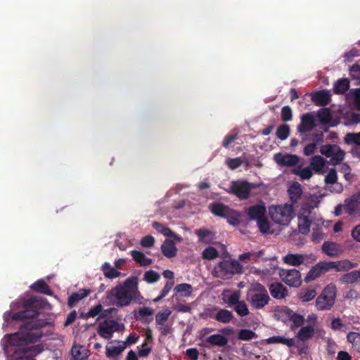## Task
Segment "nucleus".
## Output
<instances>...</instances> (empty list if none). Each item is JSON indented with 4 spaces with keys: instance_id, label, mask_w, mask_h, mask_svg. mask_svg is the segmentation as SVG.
<instances>
[{
    "instance_id": "f257e3e1",
    "label": "nucleus",
    "mask_w": 360,
    "mask_h": 360,
    "mask_svg": "<svg viewBox=\"0 0 360 360\" xmlns=\"http://www.w3.org/2000/svg\"><path fill=\"white\" fill-rule=\"evenodd\" d=\"M47 322L43 319H37L35 321H30L20 326V330L8 335V342L12 354L8 360H33V357L41 353V349L39 345L24 346L27 343L37 342L42 337V333L39 330L45 326Z\"/></svg>"
},
{
    "instance_id": "f03ea898",
    "label": "nucleus",
    "mask_w": 360,
    "mask_h": 360,
    "mask_svg": "<svg viewBox=\"0 0 360 360\" xmlns=\"http://www.w3.org/2000/svg\"><path fill=\"white\" fill-rule=\"evenodd\" d=\"M143 297L139 290V278L131 275L106 292V300L119 308L139 302Z\"/></svg>"
},
{
    "instance_id": "7ed1b4c3",
    "label": "nucleus",
    "mask_w": 360,
    "mask_h": 360,
    "mask_svg": "<svg viewBox=\"0 0 360 360\" xmlns=\"http://www.w3.org/2000/svg\"><path fill=\"white\" fill-rule=\"evenodd\" d=\"M46 304V300L40 297L34 296L30 297L23 301L22 309L21 311L15 313L11 311H6L4 314V321L8 323L13 321H23L30 320V321H35L36 320L33 319L39 315V311L44 308ZM24 324L25 323L22 325Z\"/></svg>"
},
{
    "instance_id": "20e7f679",
    "label": "nucleus",
    "mask_w": 360,
    "mask_h": 360,
    "mask_svg": "<svg viewBox=\"0 0 360 360\" xmlns=\"http://www.w3.org/2000/svg\"><path fill=\"white\" fill-rule=\"evenodd\" d=\"M246 300L253 309H262L269 304L271 298L265 286L257 282L248 288Z\"/></svg>"
},
{
    "instance_id": "39448f33",
    "label": "nucleus",
    "mask_w": 360,
    "mask_h": 360,
    "mask_svg": "<svg viewBox=\"0 0 360 360\" xmlns=\"http://www.w3.org/2000/svg\"><path fill=\"white\" fill-rule=\"evenodd\" d=\"M268 212L271 220L278 225H288L295 216L293 205L287 203L271 205Z\"/></svg>"
},
{
    "instance_id": "423d86ee",
    "label": "nucleus",
    "mask_w": 360,
    "mask_h": 360,
    "mask_svg": "<svg viewBox=\"0 0 360 360\" xmlns=\"http://www.w3.org/2000/svg\"><path fill=\"white\" fill-rule=\"evenodd\" d=\"M242 265L236 260L224 259L214 267L212 274L214 277L221 279H230L235 274H241Z\"/></svg>"
},
{
    "instance_id": "0eeeda50",
    "label": "nucleus",
    "mask_w": 360,
    "mask_h": 360,
    "mask_svg": "<svg viewBox=\"0 0 360 360\" xmlns=\"http://www.w3.org/2000/svg\"><path fill=\"white\" fill-rule=\"evenodd\" d=\"M336 296V286L332 283L327 285L316 300V307L317 310H330L335 304Z\"/></svg>"
},
{
    "instance_id": "6e6552de",
    "label": "nucleus",
    "mask_w": 360,
    "mask_h": 360,
    "mask_svg": "<svg viewBox=\"0 0 360 360\" xmlns=\"http://www.w3.org/2000/svg\"><path fill=\"white\" fill-rule=\"evenodd\" d=\"M245 211L249 221H256L257 225H270L267 218L266 207L264 202L246 207Z\"/></svg>"
},
{
    "instance_id": "1a4fd4ad",
    "label": "nucleus",
    "mask_w": 360,
    "mask_h": 360,
    "mask_svg": "<svg viewBox=\"0 0 360 360\" xmlns=\"http://www.w3.org/2000/svg\"><path fill=\"white\" fill-rule=\"evenodd\" d=\"M320 153L326 158H330L333 165L340 164L345 158V151L336 144H325L320 147Z\"/></svg>"
},
{
    "instance_id": "9d476101",
    "label": "nucleus",
    "mask_w": 360,
    "mask_h": 360,
    "mask_svg": "<svg viewBox=\"0 0 360 360\" xmlns=\"http://www.w3.org/2000/svg\"><path fill=\"white\" fill-rule=\"evenodd\" d=\"M253 186L247 181H233L229 188V193L236 195L240 200H247L250 195Z\"/></svg>"
},
{
    "instance_id": "9b49d317",
    "label": "nucleus",
    "mask_w": 360,
    "mask_h": 360,
    "mask_svg": "<svg viewBox=\"0 0 360 360\" xmlns=\"http://www.w3.org/2000/svg\"><path fill=\"white\" fill-rule=\"evenodd\" d=\"M279 276L289 286L297 288L301 285V274L297 269H280Z\"/></svg>"
},
{
    "instance_id": "f8f14e48",
    "label": "nucleus",
    "mask_w": 360,
    "mask_h": 360,
    "mask_svg": "<svg viewBox=\"0 0 360 360\" xmlns=\"http://www.w3.org/2000/svg\"><path fill=\"white\" fill-rule=\"evenodd\" d=\"M121 326L115 320H105L98 325V335L107 340L112 338L114 332L119 331Z\"/></svg>"
},
{
    "instance_id": "ddd939ff",
    "label": "nucleus",
    "mask_w": 360,
    "mask_h": 360,
    "mask_svg": "<svg viewBox=\"0 0 360 360\" xmlns=\"http://www.w3.org/2000/svg\"><path fill=\"white\" fill-rule=\"evenodd\" d=\"M330 269L329 262H320L314 266L304 278V281L309 283L321 276Z\"/></svg>"
},
{
    "instance_id": "4468645a",
    "label": "nucleus",
    "mask_w": 360,
    "mask_h": 360,
    "mask_svg": "<svg viewBox=\"0 0 360 360\" xmlns=\"http://www.w3.org/2000/svg\"><path fill=\"white\" fill-rule=\"evenodd\" d=\"M310 96L312 103L316 106H326L331 101V94L326 89L313 91Z\"/></svg>"
},
{
    "instance_id": "2eb2a0df",
    "label": "nucleus",
    "mask_w": 360,
    "mask_h": 360,
    "mask_svg": "<svg viewBox=\"0 0 360 360\" xmlns=\"http://www.w3.org/2000/svg\"><path fill=\"white\" fill-rule=\"evenodd\" d=\"M282 311L292 322V325L290 326V329L292 330H294L295 328L302 326L303 324L304 323L305 319L304 316L301 314L294 312L289 307H284L282 309Z\"/></svg>"
},
{
    "instance_id": "dca6fc26",
    "label": "nucleus",
    "mask_w": 360,
    "mask_h": 360,
    "mask_svg": "<svg viewBox=\"0 0 360 360\" xmlns=\"http://www.w3.org/2000/svg\"><path fill=\"white\" fill-rule=\"evenodd\" d=\"M321 250L325 255L330 257H337L344 252L340 244L331 241H325L322 245Z\"/></svg>"
},
{
    "instance_id": "f3484780",
    "label": "nucleus",
    "mask_w": 360,
    "mask_h": 360,
    "mask_svg": "<svg viewBox=\"0 0 360 360\" xmlns=\"http://www.w3.org/2000/svg\"><path fill=\"white\" fill-rule=\"evenodd\" d=\"M274 160L281 166L292 167L299 162L300 158L297 155L278 153L274 155Z\"/></svg>"
},
{
    "instance_id": "a211bd4d",
    "label": "nucleus",
    "mask_w": 360,
    "mask_h": 360,
    "mask_svg": "<svg viewBox=\"0 0 360 360\" xmlns=\"http://www.w3.org/2000/svg\"><path fill=\"white\" fill-rule=\"evenodd\" d=\"M269 290L271 295L276 300L285 299L288 295V289L281 283L274 282L270 284Z\"/></svg>"
},
{
    "instance_id": "6ab92c4d",
    "label": "nucleus",
    "mask_w": 360,
    "mask_h": 360,
    "mask_svg": "<svg viewBox=\"0 0 360 360\" xmlns=\"http://www.w3.org/2000/svg\"><path fill=\"white\" fill-rule=\"evenodd\" d=\"M345 212L349 214L360 216V200L356 195H353L345 200Z\"/></svg>"
},
{
    "instance_id": "aec40b11",
    "label": "nucleus",
    "mask_w": 360,
    "mask_h": 360,
    "mask_svg": "<svg viewBox=\"0 0 360 360\" xmlns=\"http://www.w3.org/2000/svg\"><path fill=\"white\" fill-rule=\"evenodd\" d=\"M315 127L314 117L310 113H305L301 117V122L297 127L300 133L310 131Z\"/></svg>"
},
{
    "instance_id": "412c9836",
    "label": "nucleus",
    "mask_w": 360,
    "mask_h": 360,
    "mask_svg": "<svg viewBox=\"0 0 360 360\" xmlns=\"http://www.w3.org/2000/svg\"><path fill=\"white\" fill-rule=\"evenodd\" d=\"M210 317L224 324L231 323L234 319L232 311L226 309H219L216 314H210Z\"/></svg>"
},
{
    "instance_id": "4be33fe9",
    "label": "nucleus",
    "mask_w": 360,
    "mask_h": 360,
    "mask_svg": "<svg viewBox=\"0 0 360 360\" xmlns=\"http://www.w3.org/2000/svg\"><path fill=\"white\" fill-rule=\"evenodd\" d=\"M330 226H314L312 229L311 240L315 243H320L327 238L330 232Z\"/></svg>"
},
{
    "instance_id": "5701e85b",
    "label": "nucleus",
    "mask_w": 360,
    "mask_h": 360,
    "mask_svg": "<svg viewBox=\"0 0 360 360\" xmlns=\"http://www.w3.org/2000/svg\"><path fill=\"white\" fill-rule=\"evenodd\" d=\"M329 264L330 269H335L338 271H347L358 266L357 263L351 262L348 259L338 262H329Z\"/></svg>"
},
{
    "instance_id": "b1692460",
    "label": "nucleus",
    "mask_w": 360,
    "mask_h": 360,
    "mask_svg": "<svg viewBox=\"0 0 360 360\" xmlns=\"http://www.w3.org/2000/svg\"><path fill=\"white\" fill-rule=\"evenodd\" d=\"M71 354L74 360H86L89 356V350L83 345H73Z\"/></svg>"
},
{
    "instance_id": "393cba45",
    "label": "nucleus",
    "mask_w": 360,
    "mask_h": 360,
    "mask_svg": "<svg viewBox=\"0 0 360 360\" xmlns=\"http://www.w3.org/2000/svg\"><path fill=\"white\" fill-rule=\"evenodd\" d=\"M203 341L212 346L225 347L228 344V338L220 334L212 335Z\"/></svg>"
},
{
    "instance_id": "a878e982",
    "label": "nucleus",
    "mask_w": 360,
    "mask_h": 360,
    "mask_svg": "<svg viewBox=\"0 0 360 360\" xmlns=\"http://www.w3.org/2000/svg\"><path fill=\"white\" fill-rule=\"evenodd\" d=\"M30 288L37 292L43 293L47 295H53V291L49 285L42 279L37 280L30 285Z\"/></svg>"
},
{
    "instance_id": "bb28decb",
    "label": "nucleus",
    "mask_w": 360,
    "mask_h": 360,
    "mask_svg": "<svg viewBox=\"0 0 360 360\" xmlns=\"http://www.w3.org/2000/svg\"><path fill=\"white\" fill-rule=\"evenodd\" d=\"M91 292L89 289H81L77 292H73L68 300V304L70 307H74L79 301L86 297Z\"/></svg>"
},
{
    "instance_id": "cd10ccee",
    "label": "nucleus",
    "mask_w": 360,
    "mask_h": 360,
    "mask_svg": "<svg viewBox=\"0 0 360 360\" xmlns=\"http://www.w3.org/2000/svg\"><path fill=\"white\" fill-rule=\"evenodd\" d=\"M161 250L162 254L168 258L175 257L177 252V249L174 243L172 240L167 239L165 240L161 245Z\"/></svg>"
},
{
    "instance_id": "c85d7f7f",
    "label": "nucleus",
    "mask_w": 360,
    "mask_h": 360,
    "mask_svg": "<svg viewBox=\"0 0 360 360\" xmlns=\"http://www.w3.org/2000/svg\"><path fill=\"white\" fill-rule=\"evenodd\" d=\"M288 193L292 203H295L300 198L302 193L301 185L298 182H294L288 188Z\"/></svg>"
},
{
    "instance_id": "c756f323",
    "label": "nucleus",
    "mask_w": 360,
    "mask_h": 360,
    "mask_svg": "<svg viewBox=\"0 0 360 360\" xmlns=\"http://www.w3.org/2000/svg\"><path fill=\"white\" fill-rule=\"evenodd\" d=\"M314 335V327L313 326H306L302 327L297 332L296 337L300 341H307L311 338Z\"/></svg>"
},
{
    "instance_id": "7c9ffc66",
    "label": "nucleus",
    "mask_w": 360,
    "mask_h": 360,
    "mask_svg": "<svg viewBox=\"0 0 360 360\" xmlns=\"http://www.w3.org/2000/svg\"><path fill=\"white\" fill-rule=\"evenodd\" d=\"M131 255L133 259L141 266H149L152 263V259L147 257L142 252L139 250L131 251Z\"/></svg>"
},
{
    "instance_id": "2f4dec72",
    "label": "nucleus",
    "mask_w": 360,
    "mask_h": 360,
    "mask_svg": "<svg viewBox=\"0 0 360 360\" xmlns=\"http://www.w3.org/2000/svg\"><path fill=\"white\" fill-rule=\"evenodd\" d=\"M349 88V81L347 78L338 79L333 84V92L335 94H344Z\"/></svg>"
},
{
    "instance_id": "473e14b6",
    "label": "nucleus",
    "mask_w": 360,
    "mask_h": 360,
    "mask_svg": "<svg viewBox=\"0 0 360 360\" xmlns=\"http://www.w3.org/2000/svg\"><path fill=\"white\" fill-rule=\"evenodd\" d=\"M326 165L325 159L321 155H314L311 158V169L316 173H322Z\"/></svg>"
},
{
    "instance_id": "72a5a7b5",
    "label": "nucleus",
    "mask_w": 360,
    "mask_h": 360,
    "mask_svg": "<svg viewBox=\"0 0 360 360\" xmlns=\"http://www.w3.org/2000/svg\"><path fill=\"white\" fill-rule=\"evenodd\" d=\"M240 217L241 214L239 212L231 209L229 207L224 217V218L227 219V221L230 225H238L240 223Z\"/></svg>"
},
{
    "instance_id": "f704fd0d",
    "label": "nucleus",
    "mask_w": 360,
    "mask_h": 360,
    "mask_svg": "<svg viewBox=\"0 0 360 360\" xmlns=\"http://www.w3.org/2000/svg\"><path fill=\"white\" fill-rule=\"evenodd\" d=\"M283 262L285 264L292 266H299L302 264L304 260V257L300 254H288L283 258Z\"/></svg>"
},
{
    "instance_id": "c9c22d12",
    "label": "nucleus",
    "mask_w": 360,
    "mask_h": 360,
    "mask_svg": "<svg viewBox=\"0 0 360 360\" xmlns=\"http://www.w3.org/2000/svg\"><path fill=\"white\" fill-rule=\"evenodd\" d=\"M268 344H283L288 347H292L295 344V341L293 338H285L281 336H272L266 339Z\"/></svg>"
},
{
    "instance_id": "e433bc0d",
    "label": "nucleus",
    "mask_w": 360,
    "mask_h": 360,
    "mask_svg": "<svg viewBox=\"0 0 360 360\" xmlns=\"http://www.w3.org/2000/svg\"><path fill=\"white\" fill-rule=\"evenodd\" d=\"M102 271L107 278L113 279L120 276L121 273L112 267L108 262H105L102 266Z\"/></svg>"
},
{
    "instance_id": "4c0bfd02",
    "label": "nucleus",
    "mask_w": 360,
    "mask_h": 360,
    "mask_svg": "<svg viewBox=\"0 0 360 360\" xmlns=\"http://www.w3.org/2000/svg\"><path fill=\"white\" fill-rule=\"evenodd\" d=\"M316 295V291L313 288H302L299 294L300 299L304 302L312 300Z\"/></svg>"
},
{
    "instance_id": "58836bf2",
    "label": "nucleus",
    "mask_w": 360,
    "mask_h": 360,
    "mask_svg": "<svg viewBox=\"0 0 360 360\" xmlns=\"http://www.w3.org/2000/svg\"><path fill=\"white\" fill-rule=\"evenodd\" d=\"M211 212L216 216L224 217L229 206L224 205L223 203L216 202L213 203L210 206Z\"/></svg>"
},
{
    "instance_id": "ea45409f",
    "label": "nucleus",
    "mask_w": 360,
    "mask_h": 360,
    "mask_svg": "<svg viewBox=\"0 0 360 360\" xmlns=\"http://www.w3.org/2000/svg\"><path fill=\"white\" fill-rule=\"evenodd\" d=\"M293 174L299 176L302 180L309 179L312 175V169L310 167L302 168L300 166L292 170Z\"/></svg>"
},
{
    "instance_id": "a19ab883",
    "label": "nucleus",
    "mask_w": 360,
    "mask_h": 360,
    "mask_svg": "<svg viewBox=\"0 0 360 360\" xmlns=\"http://www.w3.org/2000/svg\"><path fill=\"white\" fill-rule=\"evenodd\" d=\"M311 212L308 209H303L299 213L297 225H311L312 220L310 219Z\"/></svg>"
},
{
    "instance_id": "79ce46f5",
    "label": "nucleus",
    "mask_w": 360,
    "mask_h": 360,
    "mask_svg": "<svg viewBox=\"0 0 360 360\" xmlns=\"http://www.w3.org/2000/svg\"><path fill=\"white\" fill-rule=\"evenodd\" d=\"M233 310L241 317L246 316L250 314L248 305L244 300H240L238 303L235 304Z\"/></svg>"
},
{
    "instance_id": "37998d69",
    "label": "nucleus",
    "mask_w": 360,
    "mask_h": 360,
    "mask_svg": "<svg viewBox=\"0 0 360 360\" xmlns=\"http://www.w3.org/2000/svg\"><path fill=\"white\" fill-rule=\"evenodd\" d=\"M347 341L352 344L353 347L360 352V333L349 332L347 335Z\"/></svg>"
},
{
    "instance_id": "c03bdc74",
    "label": "nucleus",
    "mask_w": 360,
    "mask_h": 360,
    "mask_svg": "<svg viewBox=\"0 0 360 360\" xmlns=\"http://www.w3.org/2000/svg\"><path fill=\"white\" fill-rule=\"evenodd\" d=\"M193 288L188 283H181L175 286L174 291L181 293V295L186 297H189L192 293Z\"/></svg>"
},
{
    "instance_id": "a18cd8bd",
    "label": "nucleus",
    "mask_w": 360,
    "mask_h": 360,
    "mask_svg": "<svg viewBox=\"0 0 360 360\" xmlns=\"http://www.w3.org/2000/svg\"><path fill=\"white\" fill-rule=\"evenodd\" d=\"M257 337V334L250 329H241L238 333V340L244 341H248Z\"/></svg>"
},
{
    "instance_id": "49530a36",
    "label": "nucleus",
    "mask_w": 360,
    "mask_h": 360,
    "mask_svg": "<svg viewBox=\"0 0 360 360\" xmlns=\"http://www.w3.org/2000/svg\"><path fill=\"white\" fill-rule=\"evenodd\" d=\"M196 234L199 238V240L205 243H210L213 238L212 233L205 229L197 230Z\"/></svg>"
},
{
    "instance_id": "de8ad7c7",
    "label": "nucleus",
    "mask_w": 360,
    "mask_h": 360,
    "mask_svg": "<svg viewBox=\"0 0 360 360\" xmlns=\"http://www.w3.org/2000/svg\"><path fill=\"white\" fill-rule=\"evenodd\" d=\"M344 141L347 144L360 146V132L347 133L344 138Z\"/></svg>"
},
{
    "instance_id": "09e8293b",
    "label": "nucleus",
    "mask_w": 360,
    "mask_h": 360,
    "mask_svg": "<svg viewBox=\"0 0 360 360\" xmlns=\"http://www.w3.org/2000/svg\"><path fill=\"white\" fill-rule=\"evenodd\" d=\"M358 281L355 271H350L342 276L340 281L344 284H352Z\"/></svg>"
},
{
    "instance_id": "8fccbe9b",
    "label": "nucleus",
    "mask_w": 360,
    "mask_h": 360,
    "mask_svg": "<svg viewBox=\"0 0 360 360\" xmlns=\"http://www.w3.org/2000/svg\"><path fill=\"white\" fill-rule=\"evenodd\" d=\"M160 278V274L153 270L146 271L143 276V280L148 283H155L158 281Z\"/></svg>"
},
{
    "instance_id": "3c124183",
    "label": "nucleus",
    "mask_w": 360,
    "mask_h": 360,
    "mask_svg": "<svg viewBox=\"0 0 360 360\" xmlns=\"http://www.w3.org/2000/svg\"><path fill=\"white\" fill-rule=\"evenodd\" d=\"M319 120L323 124H328L332 119L330 111L328 108L321 109L317 114Z\"/></svg>"
},
{
    "instance_id": "603ef678",
    "label": "nucleus",
    "mask_w": 360,
    "mask_h": 360,
    "mask_svg": "<svg viewBox=\"0 0 360 360\" xmlns=\"http://www.w3.org/2000/svg\"><path fill=\"white\" fill-rule=\"evenodd\" d=\"M290 134V127L288 124H281L276 130V136L281 140L286 139Z\"/></svg>"
},
{
    "instance_id": "864d4df0",
    "label": "nucleus",
    "mask_w": 360,
    "mask_h": 360,
    "mask_svg": "<svg viewBox=\"0 0 360 360\" xmlns=\"http://www.w3.org/2000/svg\"><path fill=\"white\" fill-rule=\"evenodd\" d=\"M172 311L169 309H165L162 312H158L155 315V323L157 325H164L165 322L168 319Z\"/></svg>"
},
{
    "instance_id": "5fc2aeb1",
    "label": "nucleus",
    "mask_w": 360,
    "mask_h": 360,
    "mask_svg": "<svg viewBox=\"0 0 360 360\" xmlns=\"http://www.w3.org/2000/svg\"><path fill=\"white\" fill-rule=\"evenodd\" d=\"M124 347L118 346H110L106 347V356L108 357H115L120 354L124 350Z\"/></svg>"
},
{
    "instance_id": "6e6d98bb",
    "label": "nucleus",
    "mask_w": 360,
    "mask_h": 360,
    "mask_svg": "<svg viewBox=\"0 0 360 360\" xmlns=\"http://www.w3.org/2000/svg\"><path fill=\"white\" fill-rule=\"evenodd\" d=\"M218 256L217 250L213 247H208L202 252V257L207 259H212Z\"/></svg>"
},
{
    "instance_id": "4d7b16f0",
    "label": "nucleus",
    "mask_w": 360,
    "mask_h": 360,
    "mask_svg": "<svg viewBox=\"0 0 360 360\" xmlns=\"http://www.w3.org/2000/svg\"><path fill=\"white\" fill-rule=\"evenodd\" d=\"M281 117L283 122L290 121L292 118V109L288 105L284 106L281 109Z\"/></svg>"
},
{
    "instance_id": "13d9d810",
    "label": "nucleus",
    "mask_w": 360,
    "mask_h": 360,
    "mask_svg": "<svg viewBox=\"0 0 360 360\" xmlns=\"http://www.w3.org/2000/svg\"><path fill=\"white\" fill-rule=\"evenodd\" d=\"M240 292L235 291L227 297L226 300H224V302H226L229 307L234 306L240 301Z\"/></svg>"
},
{
    "instance_id": "bf43d9fd",
    "label": "nucleus",
    "mask_w": 360,
    "mask_h": 360,
    "mask_svg": "<svg viewBox=\"0 0 360 360\" xmlns=\"http://www.w3.org/2000/svg\"><path fill=\"white\" fill-rule=\"evenodd\" d=\"M310 227L311 226H297V229H293L290 233L289 237L292 239V238L299 233H302L304 235H307L310 232Z\"/></svg>"
},
{
    "instance_id": "052dcab7",
    "label": "nucleus",
    "mask_w": 360,
    "mask_h": 360,
    "mask_svg": "<svg viewBox=\"0 0 360 360\" xmlns=\"http://www.w3.org/2000/svg\"><path fill=\"white\" fill-rule=\"evenodd\" d=\"M226 162L229 168L236 169L242 165L243 160L240 158H228Z\"/></svg>"
},
{
    "instance_id": "680f3d73",
    "label": "nucleus",
    "mask_w": 360,
    "mask_h": 360,
    "mask_svg": "<svg viewBox=\"0 0 360 360\" xmlns=\"http://www.w3.org/2000/svg\"><path fill=\"white\" fill-rule=\"evenodd\" d=\"M337 179L338 176L335 169H330L325 178L326 183L328 184H333L337 181Z\"/></svg>"
},
{
    "instance_id": "e2e57ef3",
    "label": "nucleus",
    "mask_w": 360,
    "mask_h": 360,
    "mask_svg": "<svg viewBox=\"0 0 360 360\" xmlns=\"http://www.w3.org/2000/svg\"><path fill=\"white\" fill-rule=\"evenodd\" d=\"M103 310V306L101 304H98L96 307L90 309V310L86 313V318L89 317H96L98 316Z\"/></svg>"
},
{
    "instance_id": "0e129e2a",
    "label": "nucleus",
    "mask_w": 360,
    "mask_h": 360,
    "mask_svg": "<svg viewBox=\"0 0 360 360\" xmlns=\"http://www.w3.org/2000/svg\"><path fill=\"white\" fill-rule=\"evenodd\" d=\"M162 229L161 231L163 233L164 235L174 238L175 240H176L178 242H181L182 240V238L181 236H179L175 233L172 231L168 227L166 226H161Z\"/></svg>"
},
{
    "instance_id": "69168bd1",
    "label": "nucleus",
    "mask_w": 360,
    "mask_h": 360,
    "mask_svg": "<svg viewBox=\"0 0 360 360\" xmlns=\"http://www.w3.org/2000/svg\"><path fill=\"white\" fill-rule=\"evenodd\" d=\"M311 136L312 143L315 144L316 146L322 143L324 141V134L323 131L313 134Z\"/></svg>"
},
{
    "instance_id": "338daca9",
    "label": "nucleus",
    "mask_w": 360,
    "mask_h": 360,
    "mask_svg": "<svg viewBox=\"0 0 360 360\" xmlns=\"http://www.w3.org/2000/svg\"><path fill=\"white\" fill-rule=\"evenodd\" d=\"M155 239L152 236H146L141 240V245L145 248H150L153 245Z\"/></svg>"
},
{
    "instance_id": "774afa93",
    "label": "nucleus",
    "mask_w": 360,
    "mask_h": 360,
    "mask_svg": "<svg viewBox=\"0 0 360 360\" xmlns=\"http://www.w3.org/2000/svg\"><path fill=\"white\" fill-rule=\"evenodd\" d=\"M186 354L191 360H198L199 352L196 348H188L186 351Z\"/></svg>"
}]
</instances>
